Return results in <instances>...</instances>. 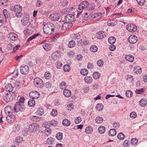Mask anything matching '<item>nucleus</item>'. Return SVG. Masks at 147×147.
<instances>
[{"label": "nucleus", "mask_w": 147, "mask_h": 147, "mask_svg": "<svg viewBox=\"0 0 147 147\" xmlns=\"http://www.w3.org/2000/svg\"><path fill=\"white\" fill-rule=\"evenodd\" d=\"M134 73H136V74H140L142 72V69L140 66H136L134 67Z\"/></svg>", "instance_id": "412c9836"}, {"label": "nucleus", "mask_w": 147, "mask_h": 147, "mask_svg": "<svg viewBox=\"0 0 147 147\" xmlns=\"http://www.w3.org/2000/svg\"><path fill=\"white\" fill-rule=\"evenodd\" d=\"M8 37L10 40L15 41L17 38V35L14 33H10L8 34Z\"/></svg>", "instance_id": "f3484780"}, {"label": "nucleus", "mask_w": 147, "mask_h": 147, "mask_svg": "<svg viewBox=\"0 0 147 147\" xmlns=\"http://www.w3.org/2000/svg\"><path fill=\"white\" fill-rule=\"evenodd\" d=\"M59 86L60 88L62 90L64 88H66L67 87V86L66 83L64 82L63 81L60 84Z\"/></svg>", "instance_id": "4c0bfd02"}, {"label": "nucleus", "mask_w": 147, "mask_h": 147, "mask_svg": "<svg viewBox=\"0 0 147 147\" xmlns=\"http://www.w3.org/2000/svg\"><path fill=\"white\" fill-rule=\"evenodd\" d=\"M97 64L98 66L102 67L104 64V62L102 60L99 59L97 61Z\"/></svg>", "instance_id": "e2e57ef3"}, {"label": "nucleus", "mask_w": 147, "mask_h": 147, "mask_svg": "<svg viewBox=\"0 0 147 147\" xmlns=\"http://www.w3.org/2000/svg\"><path fill=\"white\" fill-rule=\"evenodd\" d=\"M126 28L129 32H136L137 30L136 26L133 24H128Z\"/></svg>", "instance_id": "1a4fd4ad"}, {"label": "nucleus", "mask_w": 147, "mask_h": 147, "mask_svg": "<svg viewBox=\"0 0 147 147\" xmlns=\"http://www.w3.org/2000/svg\"><path fill=\"white\" fill-rule=\"evenodd\" d=\"M128 41L130 43H136L138 40L137 37L135 35H131L128 38Z\"/></svg>", "instance_id": "dca6fc26"}, {"label": "nucleus", "mask_w": 147, "mask_h": 147, "mask_svg": "<svg viewBox=\"0 0 147 147\" xmlns=\"http://www.w3.org/2000/svg\"><path fill=\"white\" fill-rule=\"evenodd\" d=\"M34 84L36 87L40 88L43 86V82L39 78H36L34 79Z\"/></svg>", "instance_id": "39448f33"}, {"label": "nucleus", "mask_w": 147, "mask_h": 147, "mask_svg": "<svg viewBox=\"0 0 147 147\" xmlns=\"http://www.w3.org/2000/svg\"><path fill=\"white\" fill-rule=\"evenodd\" d=\"M88 7H87V9L89 10H93L94 9L95 7V5L94 4H91L89 5L88 6Z\"/></svg>", "instance_id": "4d7b16f0"}, {"label": "nucleus", "mask_w": 147, "mask_h": 147, "mask_svg": "<svg viewBox=\"0 0 147 147\" xmlns=\"http://www.w3.org/2000/svg\"><path fill=\"white\" fill-rule=\"evenodd\" d=\"M36 114L39 115H42L44 114V112L43 109L42 108H40L38 109L36 112Z\"/></svg>", "instance_id": "cd10ccee"}, {"label": "nucleus", "mask_w": 147, "mask_h": 147, "mask_svg": "<svg viewBox=\"0 0 147 147\" xmlns=\"http://www.w3.org/2000/svg\"><path fill=\"white\" fill-rule=\"evenodd\" d=\"M56 138L59 140L62 139L63 138V134L61 132H58L56 136Z\"/></svg>", "instance_id": "de8ad7c7"}, {"label": "nucleus", "mask_w": 147, "mask_h": 147, "mask_svg": "<svg viewBox=\"0 0 147 147\" xmlns=\"http://www.w3.org/2000/svg\"><path fill=\"white\" fill-rule=\"evenodd\" d=\"M55 26H54L53 23L49 22L45 24L43 26V32L44 33L49 35L53 33L55 30Z\"/></svg>", "instance_id": "f257e3e1"}, {"label": "nucleus", "mask_w": 147, "mask_h": 147, "mask_svg": "<svg viewBox=\"0 0 147 147\" xmlns=\"http://www.w3.org/2000/svg\"><path fill=\"white\" fill-rule=\"evenodd\" d=\"M23 141V139L22 137L20 136L17 137L16 139V141L18 143L22 142Z\"/></svg>", "instance_id": "6e6d98bb"}, {"label": "nucleus", "mask_w": 147, "mask_h": 147, "mask_svg": "<svg viewBox=\"0 0 147 147\" xmlns=\"http://www.w3.org/2000/svg\"><path fill=\"white\" fill-rule=\"evenodd\" d=\"M71 37L74 39H79L80 38V35L78 34H73L71 35Z\"/></svg>", "instance_id": "e433bc0d"}, {"label": "nucleus", "mask_w": 147, "mask_h": 147, "mask_svg": "<svg viewBox=\"0 0 147 147\" xmlns=\"http://www.w3.org/2000/svg\"><path fill=\"white\" fill-rule=\"evenodd\" d=\"M76 45V42L74 40H72L70 41L68 45V46L69 48H71L74 47Z\"/></svg>", "instance_id": "58836bf2"}, {"label": "nucleus", "mask_w": 147, "mask_h": 147, "mask_svg": "<svg viewBox=\"0 0 147 147\" xmlns=\"http://www.w3.org/2000/svg\"><path fill=\"white\" fill-rule=\"evenodd\" d=\"M109 25H110L111 26H114L117 24V22L116 21V20L115 19H112L110 20L108 22Z\"/></svg>", "instance_id": "c85d7f7f"}, {"label": "nucleus", "mask_w": 147, "mask_h": 147, "mask_svg": "<svg viewBox=\"0 0 147 147\" xmlns=\"http://www.w3.org/2000/svg\"><path fill=\"white\" fill-rule=\"evenodd\" d=\"M102 14L101 13H95L93 15V18H98V19L100 18L102 16Z\"/></svg>", "instance_id": "13d9d810"}, {"label": "nucleus", "mask_w": 147, "mask_h": 147, "mask_svg": "<svg viewBox=\"0 0 147 147\" xmlns=\"http://www.w3.org/2000/svg\"><path fill=\"white\" fill-rule=\"evenodd\" d=\"M54 142L53 139L51 137H49L47 138V142L49 144H51Z\"/></svg>", "instance_id": "052dcab7"}, {"label": "nucleus", "mask_w": 147, "mask_h": 147, "mask_svg": "<svg viewBox=\"0 0 147 147\" xmlns=\"http://www.w3.org/2000/svg\"><path fill=\"white\" fill-rule=\"evenodd\" d=\"M35 101L33 99H30L28 102V105L30 107H33L35 105Z\"/></svg>", "instance_id": "7c9ffc66"}, {"label": "nucleus", "mask_w": 147, "mask_h": 147, "mask_svg": "<svg viewBox=\"0 0 147 147\" xmlns=\"http://www.w3.org/2000/svg\"><path fill=\"white\" fill-rule=\"evenodd\" d=\"M74 19V16L72 14H67L65 17L63 22H67L72 23Z\"/></svg>", "instance_id": "0eeeda50"}, {"label": "nucleus", "mask_w": 147, "mask_h": 147, "mask_svg": "<svg viewBox=\"0 0 147 147\" xmlns=\"http://www.w3.org/2000/svg\"><path fill=\"white\" fill-rule=\"evenodd\" d=\"M119 126L120 124L119 122L115 121L113 123V126L115 128H118L119 127Z\"/></svg>", "instance_id": "69168bd1"}, {"label": "nucleus", "mask_w": 147, "mask_h": 147, "mask_svg": "<svg viewBox=\"0 0 147 147\" xmlns=\"http://www.w3.org/2000/svg\"><path fill=\"white\" fill-rule=\"evenodd\" d=\"M88 71L85 69H82L80 70L81 74L84 76L87 75L88 73Z\"/></svg>", "instance_id": "49530a36"}, {"label": "nucleus", "mask_w": 147, "mask_h": 147, "mask_svg": "<svg viewBox=\"0 0 147 147\" xmlns=\"http://www.w3.org/2000/svg\"><path fill=\"white\" fill-rule=\"evenodd\" d=\"M126 78L127 82L129 83H131L133 80V78L131 75H127L126 76Z\"/></svg>", "instance_id": "72a5a7b5"}, {"label": "nucleus", "mask_w": 147, "mask_h": 147, "mask_svg": "<svg viewBox=\"0 0 147 147\" xmlns=\"http://www.w3.org/2000/svg\"><path fill=\"white\" fill-rule=\"evenodd\" d=\"M22 7L20 5H15L13 9V11L15 13V16L17 18H19L21 17L22 13H21Z\"/></svg>", "instance_id": "f03ea898"}, {"label": "nucleus", "mask_w": 147, "mask_h": 147, "mask_svg": "<svg viewBox=\"0 0 147 147\" xmlns=\"http://www.w3.org/2000/svg\"><path fill=\"white\" fill-rule=\"evenodd\" d=\"M45 134L48 136L51 134V130L49 128L47 127L45 129Z\"/></svg>", "instance_id": "3c124183"}, {"label": "nucleus", "mask_w": 147, "mask_h": 147, "mask_svg": "<svg viewBox=\"0 0 147 147\" xmlns=\"http://www.w3.org/2000/svg\"><path fill=\"white\" fill-rule=\"evenodd\" d=\"M61 57L60 53L59 51H57L52 53L51 57L54 60H56Z\"/></svg>", "instance_id": "2eb2a0df"}, {"label": "nucleus", "mask_w": 147, "mask_h": 147, "mask_svg": "<svg viewBox=\"0 0 147 147\" xmlns=\"http://www.w3.org/2000/svg\"><path fill=\"white\" fill-rule=\"evenodd\" d=\"M137 114L134 112H131L129 115L130 117L134 119L137 117Z\"/></svg>", "instance_id": "774afa93"}, {"label": "nucleus", "mask_w": 147, "mask_h": 147, "mask_svg": "<svg viewBox=\"0 0 147 147\" xmlns=\"http://www.w3.org/2000/svg\"><path fill=\"white\" fill-rule=\"evenodd\" d=\"M125 59L130 62H132L134 59V57L130 55H126L125 57Z\"/></svg>", "instance_id": "4be33fe9"}, {"label": "nucleus", "mask_w": 147, "mask_h": 147, "mask_svg": "<svg viewBox=\"0 0 147 147\" xmlns=\"http://www.w3.org/2000/svg\"><path fill=\"white\" fill-rule=\"evenodd\" d=\"M109 135L111 136H115L116 134L115 129H111L108 132Z\"/></svg>", "instance_id": "bb28decb"}, {"label": "nucleus", "mask_w": 147, "mask_h": 147, "mask_svg": "<svg viewBox=\"0 0 147 147\" xmlns=\"http://www.w3.org/2000/svg\"><path fill=\"white\" fill-rule=\"evenodd\" d=\"M73 7H70L69 8H65L63 9L61 11L62 13L63 14H68L67 13L71 12L72 10Z\"/></svg>", "instance_id": "aec40b11"}, {"label": "nucleus", "mask_w": 147, "mask_h": 147, "mask_svg": "<svg viewBox=\"0 0 147 147\" xmlns=\"http://www.w3.org/2000/svg\"><path fill=\"white\" fill-rule=\"evenodd\" d=\"M12 109L11 107L9 106L6 107L4 109L5 113L7 115H9L10 114H12Z\"/></svg>", "instance_id": "a211bd4d"}, {"label": "nucleus", "mask_w": 147, "mask_h": 147, "mask_svg": "<svg viewBox=\"0 0 147 147\" xmlns=\"http://www.w3.org/2000/svg\"><path fill=\"white\" fill-rule=\"evenodd\" d=\"M107 35L106 32L102 31L98 32L97 34V38L99 39H101L105 37Z\"/></svg>", "instance_id": "ddd939ff"}, {"label": "nucleus", "mask_w": 147, "mask_h": 147, "mask_svg": "<svg viewBox=\"0 0 147 147\" xmlns=\"http://www.w3.org/2000/svg\"><path fill=\"white\" fill-rule=\"evenodd\" d=\"M95 121L97 123H101L103 121V119L101 117L98 116L96 118Z\"/></svg>", "instance_id": "79ce46f5"}, {"label": "nucleus", "mask_w": 147, "mask_h": 147, "mask_svg": "<svg viewBox=\"0 0 147 147\" xmlns=\"http://www.w3.org/2000/svg\"><path fill=\"white\" fill-rule=\"evenodd\" d=\"M100 76L99 73L97 72H94L93 74V77L95 79H97L99 78Z\"/></svg>", "instance_id": "37998d69"}, {"label": "nucleus", "mask_w": 147, "mask_h": 147, "mask_svg": "<svg viewBox=\"0 0 147 147\" xmlns=\"http://www.w3.org/2000/svg\"><path fill=\"white\" fill-rule=\"evenodd\" d=\"M39 128V125L36 123H33L30 124L29 127V130L31 131H35L37 130Z\"/></svg>", "instance_id": "9d476101"}, {"label": "nucleus", "mask_w": 147, "mask_h": 147, "mask_svg": "<svg viewBox=\"0 0 147 147\" xmlns=\"http://www.w3.org/2000/svg\"><path fill=\"white\" fill-rule=\"evenodd\" d=\"M70 121L66 119H63L62 121V124L65 126H68L70 125Z\"/></svg>", "instance_id": "473e14b6"}, {"label": "nucleus", "mask_w": 147, "mask_h": 147, "mask_svg": "<svg viewBox=\"0 0 147 147\" xmlns=\"http://www.w3.org/2000/svg\"><path fill=\"white\" fill-rule=\"evenodd\" d=\"M63 70L65 72H69L70 70V66L69 65H65L63 67Z\"/></svg>", "instance_id": "a18cd8bd"}, {"label": "nucleus", "mask_w": 147, "mask_h": 147, "mask_svg": "<svg viewBox=\"0 0 147 147\" xmlns=\"http://www.w3.org/2000/svg\"><path fill=\"white\" fill-rule=\"evenodd\" d=\"M38 34H34L32 35V36L30 37L27 40L28 41H30L32 39L35 38L36 37L38 36Z\"/></svg>", "instance_id": "338daca9"}, {"label": "nucleus", "mask_w": 147, "mask_h": 147, "mask_svg": "<svg viewBox=\"0 0 147 147\" xmlns=\"http://www.w3.org/2000/svg\"><path fill=\"white\" fill-rule=\"evenodd\" d=\"M3 13L4 16L5 18H8L10 16V13L6 9H4L3 10Z\"/></svg>", "instance_id": "864d4df0"}, {"label": "nucleus", "mask_w": 147, "mask_h": 147, "mask_svg": "<svg viewBox=\"0 0 147 147\" xmlns=\"http://www.w3.org/2000/svg\"><path fill=\"white\" fill-rule=\"evenodd\" d=\"M139 103L140 106L144 107L146 105L147 102L145 98H142L139 101Z\"/></svg>", "instance_id": "b1692460"}, {"label": "nucleus", "mask_w": 147, "mask_h": 147, "mask_svg": "<svg viewBox=\"0 0 147 147\" xmlns=\"http://www.w3.org/2000/svg\"><path fill=\"white\" fill-rule=\"evenodd\" d=\"M49 18L53 21H57L60 18V15L56 13L51 14L49 16Z\"/></svg>", "instance_id": "4468645a"}, {"label": "nucleus", "mask_w": 147, "mask_h": 147, "mask_svg": "<svg viewBox=\"0 0 147 147\" xmlns=\"http://www.w3.org/2000/svg\"><path fill=\"white\" fill-rule=\"evenodd\" d=\"M4 22V18L3 15L0 14V27L1 26Z\"/></svg>", "instance_id": "bf43d9fd"}, {"label": "nucleus", "mask_w": 147, "mask_h": 147, "mask_svg": "<svg viewBox=\"0 0 147 147\" xmlns=\"http://www.w3.org/2000/svg\"><path fill=\"white\" fill-rule=\"evenodd\" d=\"M20 125L18 124H15L13 127V131L16 133L18 132L20 129Z\"/></svg>", "instance_id": "a878e982"}, {"label": "nucleus", "mask_w": 147, "mask_h": 147, "mask_svg": "<svg viewBox=\"0 0 147 147\" xmlns=\"http://www.w3.org/2000/svg\"><path fill=\"white\" fill-rule=\"evenodd\" d=\"M43 47L45 50L47 51L50 49V45L49 44H45L43 45Z\"/></svg>", "instance_id": "5fc2aeb1"}, {"label": "nucleus", "mask_w": 147, "mask_h": 147, "mask_svg": "<svg viewBox=\"0 0 147 147\" xmlns=\"http://www.w3.org/2000/svg\"><path fill=\"white\" fill-rule=\"evenodd\" d=\"M97 47L95 45H93L90 48V51L93 52H95L97 51Z\"/></svg>", "instance_id": "8fccbe9b"}, {"label": "nucleus", "mask_w": 147, "mask_h": 147, "mask_svg": "<svg viewBox=\"0 0 147 147\" xmlns=\"http://www.w3.org/2000/svg\"><path fill=\"white\" fill-rule=\"evenodd\" d=\"M25 109L24 105L21 104L19 102H16L13 107V111L16 112H22L24 111Z\"/></svg>", "instance_id": "7ed1b4c3"}, {"label": "nucleus", "mask_w": 147, "mask_h": 147, "mask_svg": "<svg viewBox=\"0 0 147 147\" xmlns=\"http://www.w3.org/2000/svg\"><path fill=\"white\" fill-rule=\"evenodd\" d=\"M115 41V38L113 36L110 37L108 39V42L110 44H114Z\"/></svg>", "instance_id": "c9c22d12"}, {"label": "nucleus", "mask_w": 147, "mask_h": 147, "mask_svg": "<svg viewBox=\"0 0 147 147\" xmlns=\"http://www.w3.org/2000/svg\"><path fill=\"white\" fill-rule=\"evenodd\" d=\"M5 89L6 91H8L9 92H11L12 91L13 89V87L12 85L11 84H7L5 88Z\"/></svg>", "instance_id": "6ab92c4d"}, {"label": "nucleus", "mask_w": 147, "mask_h": 147, "mask_svg": "<svg viewBox=\"0 0 147 147\" xmlns=\"http://www.w3.org/2000/svg\"><path fill=\"white\" fill-rule=\"evenodd\" d=\"M125 137V135L122 133H120L117 135V137L120 140H123Z\"/></svg>", "instance_id": "09e8293b"}, {"label": "nucleus", "mask_w": 147, "mask_h": 147, "mask_svg": "<svg viewBox=\"0 0 147 147\" xmlns=\"http://www.w3.org/2000/svg\"><path fill=\"white\" fill-rule=\"evenodd\" d=\"M44 77L45 78L49 80L50 79L51 77V74L49 71H46Z\"/></svg>", "instance_id": "a19ab883"}, {"label": "nucleus", "mask_w": 147, "mask_h": 147, "mask_svg": "<svg viewBox=\"0 0 147 147\" xmlns=\"http://www.w3.org/2000/svg\"><path fill=\"white\" fill-rule=\"evenodd\" d=\"M105 131V128L103 126H100L98 128V131L99 133L103 134L104 133Z\"/></svg>", "instance_id": "f704fd0d"}, {"label": "nucleus", "mask_w": 147, "mask_h": 147, "mask_svg": "<svg viewBox=\"0 0 147 147\" xmlns=\"http://www.w3.org/2000/svg\"><path fill=\"white\" fill-rule=\"evenodd\" d=\"M18 101L17 102H19L21 104L24 105V102L25 100V98L24 97L19 96L18 97Z\"/></svg>", "instance_id": "c756f323"}, {"label": "nucleus", "mask_w": 147, "mask_h": 147, "mask_svg": "<svg viewBox=\"0 0 147 147\" xmlns=\"http://www.w3.org/2000/svg\"><path fill=\"white\" fill-rule=\"evenodd\" d=\"M64 95L66 97H69L71 94V91L68 89H65L63 92Z\"/></svg>", "instance_id": "5701e85b"}, {"label": "nucleus", "mask_w": 147, "mask_h": 147, "mask_svg": "<svg viewBox=\"0 0 147 147\" xmlns=\"http://www.w3.org/2000/svg\"><path fill=\"white\" fill-rule=\"evenodd\" d=\"M29 95L30 97L32 98V99H37L39 97L40 94L37 91H34L30 92Z\"/></svg>", "instance_id": "f8f14e48"}, {"label": "nucleus", "mask_w": 147, "mask_h": 147, "mask_svg": "<svg viewBox=\"0 0 147 147\" xmlns=\"http://www.w3.org/2000/svg\"><path fill=\"white\" fill-rule=\"evenodd\" d=\"M92 128L91 127H88L85 129V132L87 134H90L92 132Z\"/></svg>", "instance_id": "c03bdc74"}, {"label": "nucleus", "mask_w": 147, "mask_h": 147, "mask_svg": "<svg viewBox=\"0 0 147 147\" xmlns=\"http://www.w3.org/2000/svg\"><path fill=\"white\" fill-rule=\"evenodd\" d=\"M29 71V68L28 66L23 65L20 67V71L22 74L26 75L28 74Z\"/></svg>", "instance_id": "6e6552de"}, {"label": "nucleus", "mask_w": 147, "mask_h": 147, "mask_svg": "<svg viewBox=\"0 0 147 147\" xmlns=\"http://www.w3.org/2000/svg\"><path fill=\"white\" fill-rule=\"evenodd\" d=\"M16 94L14 92L7 93L4 97V99L7 102L13 100L16 97Z\"/></svg>", "instance_id": "20e7f679"}, {"label": "nucleus", "mask_w": 147, "mask_h": 147, "mask_svg": "<svg viewBox=\"0 0 147 147\" xmlns=\"http://www.w3.org/2000/svg\"><path fill=\"white\" fill-rule=\"evenodd\" d=\"M85 81L87 84H90L92 81V78L89 76H86L84 78Z\"/></svg>", "instance_id": "393cba45"}, {"label": "nucleus", "mask_w": 147, "mask_h": 147, "mask_svg": "<svg viewBox=\"0 0 147 147\" xmlns=\"http://www.w3.org/2000/svg\"><path fill=\"white\" fill-rule=\"evenodd\" d=\"M32 119L34 121H39L41 119V118L38 116H34L32 117Z\"/></svg>", "instance_id": "680f3d73"}, {"label": "nucleus", "mask_w": 147, "mask_h": 147, "mask_svg": "<svg viewBox=\"0 0 147 147\" xmlns=\"http://www.w3.org/2000/svg\"><path fill=\"white\" fill-rule=\"evenodd\" d=\"M103 108V106L101 104H98L96 107V109L98 111H102Z\"/></svg>", "instance_id": "2f4dec72"}, {"label": "nucleus", "mask_w": 147, "mask_h": 147, "mask_svg": "<svg viewBox=\"0 0 147 147\" xmlns=\"http://www.w3.org/2000/svg\"><path fill=\"white\" fill-rule=\"evenodd\" d=\"M125 94L127 97H131L133 95V92L131 91L127 90L126 91Z\"/></svg>", "instance_id": "603ef678"}, {"label": "nucleus", "mask_w": 147, "mask_h": 147, "mask_svg": "<svg viewBox=\"0 0 147 147\" xmlns=\"http://www.w3.org/2000/svg\"><path fill=\"white\" fill-rule=\"evenodd\" d=\"M57 114V111L55 109H53L52 110V112L51 113V115L53 116H55Z\"/></svg>", "instance_id": "0e129e2a"}, {"label": "nucleus", "mask_w": 147, "mask_h": 147, "mask_svg": "<svg viewBox=\"0 0 147 147\" xmlns=\"http://www.w3.org/2000/svg\"><path fill=\"white\" fill-rule=\"evenodd\" d=\"M64 23L62 24L61 28L62 30H67L71 28L73 25L72 23L67 22H63Z\"/></svg>", "instance_id": "423d86ee"}, {"label": "nucleus", "mask_w": 147, "mask_h": 147, "mask_svg": "<svg viewBox=\"0 0 147 147\" xmlns=\"http://www.w3.org/2000/svg\"><path fill=\"white\" fill-rule=\"evenodd\" d=\"M8 3V0H0V5L6 6Z\"/></svg>", "instance_id": "ea45409f"}, {"label": "nucleus", "mask_w": 147, "mask_h": 147, "mask_svg": "<svg viewBox=\"0 0 147 147\" xmlns=\"http://www.w3.org/2000/svg\"><path fill=\"white\" fill-rule=\"evenodd\" d=\"M88 3L86 1H84L81 2L78 6V9L81 10L87 8L88 6Z\"/></svg>", "instance_id": "9b49d317"}]
</instances>
